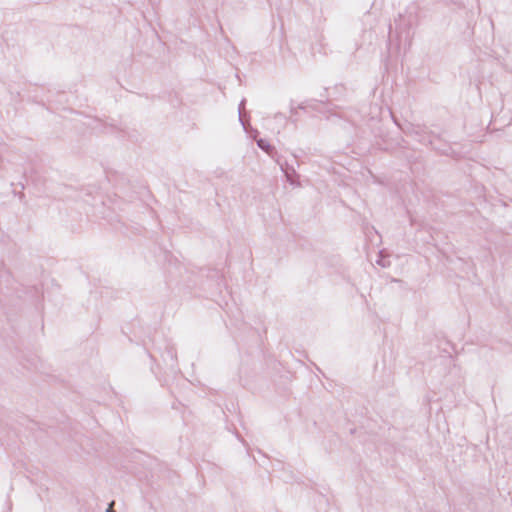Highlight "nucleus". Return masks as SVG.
<instances>
[{
    "label": "nucleus",
    "instance_id": "1",
    "mask_svg": "<svg viewBox=\"0 0 512 512\" xmlns=\"http://www.w3.org/2000/svg\"><path fill=\"white\" fill-rule=\"evenodd\" d=\"M258 145H259L262 149H264V150L268 151V146H266V145L264 144V141H263V140L258 141Z\"/></svg>",
    "mask_w": 512,
    "mask_h": 512
}]
</instances>
